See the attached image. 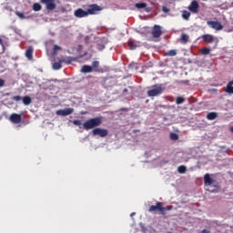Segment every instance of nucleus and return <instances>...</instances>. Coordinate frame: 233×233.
<instances>
[{"label":"nucleus","instance_id":"f257e3e1","mask_svg":"<svg viewBox=\"0 0 233 233\" xmlns=\"http://www.w3.org/2000/svg\"><path fill=\"white\" fill-rule=\"evenodd\" d=\"M99 11H101V7L96 4H91L88 5V9L86 11H84V9H76L74 11V15L76 18H84L87 17L88 15H96Z\"/></svg>","mask_w":233,"mask_h":233},{"label":"nucleus","instance_id":"f03ea898","mask_svg":"<svg viewBox=\"0 0 233 233\" xmlns=\"http://www.w3.org/2000/svg\"><path fill=\"white\" fill-rule=\"evenodd\" d=\"M102 122H103V117L97 116V117L91 118V119L86 121L83 124V127L85 130H90V129H93L95 127L101 126Z\"/></svg>","mask_w":233,"mask_h":233},{"label":"nucleus","instance_id":"7ed1b4c3","mask_svg":"<svg viewBox=\"0 0 233 233\" xmlns=\"http://www.w3.org/2000/svg\"><path fill=\"white\" fill-rule=\"evenodd\" d=\"M165 91V86L162 84H157L152 86V89L147 91V96L155 97L161 95Z\"/></svg>","mask_w":233,"mask_h":233},{"label":"nucleus","instance_id":"20e7f679","mask_svg":"<svg viewBox=\"0 0 233 233\" xmlns=\"http://www.w3.org/2000/svg\"><path fill=\"white\" fill-rule=\"evenodd\" d=\"M75 61V58H62L59 62H54L53 68L55 70H59L62 67V63H66L67 65Z\"/></svg>","mask_w":233,"mask_h":233},{"label":"nucleus","instance_id":"39448f33","mask_svg":"<svg viewBox=\"0 0 233 233\" xmlns=\"http://www.w3.org/2000/svg\"><path fill=\"white\" fill-rule=\"evenodd\" d=\"M40 3L46 5V9L47 11L56 10V0H40Z\"/></svg>","mask_w":233,"mask_h":233},{"label":"nucleus","instance_id":"423d86ee","mask_svg":"<svg viewBox=\"0 0 233 233\" xmlns=\"http://www.w3.org/2000/svg\"><path fill=\"white\" fill-rule=\"evenodd\" d=\"M187 9L192 14H198L199 12V4L197 0L191 1L190 5H188Z\"/></svg>","mask_w":233,"mask_h":233},{"label":"nucleus","instance_id":"0eeeda50","mask_svg":"<svg viewBox=\"0 0 233 233\" xmlns=\"http://www.w3.org/2000/svg\"><path fill=\"white\" fill-rule=\"evenodd\" d=\"M92 135L99 136L100 137H106L108 135V131L106 129H101V128H95L92 131Z\"/></svg>","mask_w":233,"mask_h":233},{"label":"nucleus","instance_id":"6e6552de","mask_svg":"<svg viewBox=\"0 0 233 233\" xmlns=\"http://www.w3.org/2000/svg\"><path fill=\"white\" fill-rule=\"evenodd\" d=\"M163 34L160 25H154L152 29V36L154 38H159Z\"/></svg>","mask_w":233,"mask_h":233},{"label":"nucleus","instance_id":"1a4fd4ad","mask_svg":"<svg viewBox=\"0 0 233 233\" xmlns=\"http://www.w3.org/2000/svg\"><path fill=\"white\" fill-rule=\"evenodd\" d=\"M208 25L217 31H220L223 29V25L220 24V22H214L210 20L209 22H208Z\"/></svg>","mask_w":233,"mask_h":233},{"label":"nucleus","instance_id":"9d476101","mask_svg":"<svg viewBox=\"0 0 233 233\" xmlns=\"http://www.w3.org/2000/svg\"><path fill=\"white\" fill-rule=\"evenodd\" d=\"M73 112H74L73 108H66V109H64V110H62V109L57 110L56 112V114L57 116H67L71 115Z\"/></svg>","mask_w":233,"mask_h":233},{"label":"nucleus","instance_id":"9b49d317","mask_svg":"<svg viewBox=\"0 0 233 233\" xmlns=\"http://www.w3.org/2000/svg\"><path fill=\"white\" fill-rule=\"evenodd\" d=\"M10 122H12L13 124H19L21 123V115H17V114H12L9 117Z\"/></svg>","mask_w":233,"mask_h":233},{"label":"nucleus","instance_id":"f8f14e48","mask_svg":"<svg viewBox=\"0 0 233 233\" xmlns=\"http://www.w3.org/2000/svg\"><path fill=\"white\" fill-rule=\"evenodd\" d=\"M149 212H157L159 211L162 214V203L157 202L156 206H151L148 209Z\"/></svg>","mask_w":233,"mask_h":233},{"label":"nucleus","instance_id":"ddd939ff","mask_svg":"<svg viewBox=\"0 0 233 233\" xmlns=\"http://www.w3.org/2000/svg\"><path fill=\"white\" fill-rule=\"evenodd\" d=\"M25 56L29 59L32 60L34 59V47L32 46H29V47L25 51Z\"/></svg>","mask_w":233,"mask_h":233},{"label":"nucleus","instance_id":"4468645a","mask_svg":"<svg viewBox=\"0 0 233 233\" xmlns=\"http://www.w3.org/2000/svg\"><path fill=\"white\" fill-rule=\"evenodd\" d=\"M202 39L204 42L211 44L214 42L215 38L212 35H203Z\"/></svg>","mask_w":233,"mask_h":233},{"label":"nucleus","instance_id":"2eb2a0df","mask_svg":"<svg viewBox=\"0 0 233 233\" xmlns=\"http://www.w3.org/2000/svg\"><path fill=\"white\" fill-rule=\"evenodd\" d=\"M81 72L84 74H88L94 72L92 66H82Z\"/></svg>","mask_w":233,"mask_h":233},{"label":"nucleus","instance_id":"dca6fc26","mask_svg":"<svg viewBox=\"0 0 233 233\" xmlns=\"http://www.w3.org/2000/svg\"><path fill=\"white\" fill-rule=\"evenodd\" d=\"M204 182L206 186H211L214 183V180L210 177L209 174H206L204 177Z\"/></svg>","mask_w":233,"mask_h":233},{"label":"nucleus","instance_id":"f3484780","mask_svg":"<svg viewBox=\"0 0 233 233\" xmlns=\"http://www.w3.org/2000/svg\"><path fill=\"white\" fill-rule=\"evenodd\" d=\"M225 92L228 95H233V80L228 84Z\"/></svg>","mask_w":233,"mask_h":233},{"label":"nucleus","instance_id":"a211bd4d","mask_svg":"<svg viewBox=\"0 0 233 233\" xmlns=\"http://www.w3.org/2000/svg\"><path fill=\"white\" fill-rule=\"evenodd\" d=\"M91 67L93 68V71H94V72H96V73L100 72V71L98 70V67H99V62H98V60H94V62H92Z\"/></svg>","mask_w":233,"mask_h":233},{"label":"nucleus","instance_id":"6ab92c4d","mask_svg":"<svg viewBox=\"0 0 233 233\" xmlns=\"http://www.w3.org/2000/svg\"><path fill=\"white\" fill-rule=\"evenodd\" d=\"M43 9V5H41L39 3H34L33 4V10L35 12H39Z\"/></svg>","mask_w":233,"mask_h":233},{"label":"nucleus","instance_id":"aec40b11","mask_svg":"<svg viewBox=\"0 0 233 233\" xmlns=\"http://www.w3.org/2000/svg\"><path fill=\"white\" fill-rule=\"evenodd\" d=\"M188 40H189V36H188V35H185V33L181 35V38H180V42L182 43V44H187V42H188Z\"/></svg>","mask_w":233,"mask_h":233},{"label":"nucleus","instance_id":"412c9836","mask_svg":"<svg viewBox=\"0 0 233 233\" xmlns=\"http://www.w3.org/2000/svg\"><path fill=\"white\" fill-rule=\"evenodd\" d=\"M22 100L25 106H29L30 104H32V98H30V96H25Z\"/></svg>","mask_w":233,"mask_h":233},{"label":"nucleus","instance_id":"4be33fe9","mask_svg":"<svg viewBox=\"0 0 233 233\" xmlns=\"http://www.w3.org/2000/svg\"><path fill=\"white\" fill-rule=\"evenodd\" d=\"M218 117V114L215 112H211L207 116L208 120H215Z\"/></svg>","mask_w":233,"mask_h":233},{"label":"nucleus","instance_id":"5701e85b","mask_svg":"<svg viewBox=\"0 0 233 233\" xmlns=\"http://www.w3.org/2000/svg\"><path fill=\"white\" fill-rule=\"evenodd\" d=\"M135 5H136V8L137 9H143L147 7V3L145 2L136 3Z\"/></svg>","mask_w":233,"mask_h":233},{"label":"nucleus","instance_id":"b1692460","mask_svg":"<svg viewBox=\"0 0 233 233\" xmlns=\"http://www.w3.org/2000/svg\"><path fill=\"white\" fill-rule=\"evenodd\" d=\"M165 56H176L177 51L176 49H170V51H167V53H165Z\"/></svg>","mask_w":233,"mask_h":233},{"label":"nucleus","instance_id":"393cba45","mask_svg":"<svg viewBox=\"0 0 233 233\" xmlns=\"http://www.w3.org/2000/svg\"><path fill=\"white\" fill-rule=\"evenodd\" d=\"M211 49L209 47H203L201 50V54L203 56H208L210 54Z\"/></svg>","mask_w":233,"mask_h":233},{"label":"nucleus","instance_id":"a878e982","mask_svg":"<svg viewBox=\"0 0 233 233\" xmlns=\"http://www.w3.org/2000/svg\"><path fill=\"white\" fill-rule=\"evenodd\" d=\"M190 13H188V11H183L182 12V17L185 19V20H188L189 19V17H190Z\"/></svg>","mask_w":233,"mask_h":233},{"label":"nucleus","instance_id":"bb28decb","mask_svg":"<svg viewBox=\"0 0 233 233\" xmlns=\"http://www.w3.org/2000/svg\"><path fill=\"white\" fill-rule=\"evenodd\" d=\"M172 208H173V207H171V206H167V207H166V208H163V207L161 206V214L164 215V214H165V211H169V210H171Z\"/></svg>","mask_w":233,"mask_h":233},{"label":"nucleus","instance_id":"cd10ccee","mask_svg":"<svg viewBox=\"0 0 233 233\" xmlns=\"http://www.w3.org/2000/svg\"><path fill=\"white\" fill-rule=\"evenodd\" d=\"M185 101H186V99H185L184 97L178 96V97L177 98V100H176V104H177V105H181V104H183Z\"/></svg>","mask_w":233,"mask_h":233},{"label":"nucleus","instance_id":"c85d7f7f","mask_svg":"<svg viewBox=\"0 0 233 233\" xmlns=\"http://www.w3.org/2000/svg\"><path fill=\"white\" fill-rule=\"evenodd\" d=\"M177 171H178L180 174H184V173H186V171H187V167H186L185 166H180V167H178Z\"/></svg>","mask_w":233,"mask_h":233},{"label":"nucleus","instance_id":"c756f323","mask_svg":"<svg viewBox=\"0 0 233 233\" xmlns=\"http://www.w3.org/2000/svg\"><path fill=\"white\" fill-rule=\"evenodd\" d=\"M170 138H171V140L177 141V140H178L179 137H178V135H177L175 133H171Z\"/></svg>","mask_w":233,"mask_h":233},{"label":"nucleus","instance_id":"7c9ffc66","mask_svg":"<svg viewBox=\"0 0 233 233\" xmlns=\"http://www.w3.org/2000/svg\"><path fill=\"white\" fill-rule=\"evenodd\" d=\"M128 46L130 50H135L137 48V44H134V42H128Z\"/></svg>","mask_w":233,"mask_h":233},{"label":"nucleus","instance_id":"2f4dec72","mask_svg":"<svg viewBox=\"0 0 233 233\" xmlns=\"http://www.w3.org/2000/svg\"><path fill=\"white\" fill-rule=\"evenodd\" d=\"M15 15L18 16L20 19H25V13H19V11H16Z\"/></svg>","mask_w":233,"mask_h":233},{"label":"nucleus","instance_id":"473e14b6","mask_svg":"<svg viewBox=\"0 0 233 233\" xmlns=\"http://www.w3.org/2000/svg\"><path fill=\"white\" fill-rule=\"evenodd\" d=\"M162 11H163L164 13L167 14V13L170 12V9H168V7L166 6V5H163V6H162Z\"/></svg>","mask_w":233,"mask_h":233},{"label":"nucleus","instance_id":"72a5a7b5","mask_svg":"<svg viewBox=\"0 0 233 233\" xmlns=\"http://www.w3.org/2000/svg\"><path fill=\"white\" fill-rule=\"evenodd\" d=\"M73 124H74L75 126H77V127H79V126L82 125V123H81L80 120H74V121H73Z\"/></svg>","mask_w":233,"mask_h":233},{"label":"nucleus","instance_id":"f704fd0d","mask_svg":"<svg viewBox=\"0 0 233 233\" xmlns=\"http://www.w3.org/2000/svg\"><path fill=\"white\" fill-rule=\"evenodd\" d=\"M22 99L23 98L21 96H15L13 97V100H15L16 102L21 101Z\"/></svg>","mask_w":233,"mask_h":233},{"label":"nucleus","instance_id":"c9c22d12","mask_svg":"<svg viewBox=\"0 0 233 233\" xmlns=\"http://www.w3.org/2000/svg\"><path fill=\"white\" fill-rule=\"evenodd\" d=\"M60 49L61 47H59V46H54V54H56V52Z\"/></svg>","mask_w":233,"mask_h":233},{"label":"nucleus","instance_id":"e433bc0d","mask_svg":"<svg viewBox=\"0 0 233 233\" xmlns=\"http://www.w3.org/2000/svg\"><path fill=\"white\" fill-rule=\"evenodd\" d=\"M5 86V80L0 78V87H3Z\"/></svg>","mask_w":233,"mask_h":233},{"label":"nucleus","instance_id":"4c0bfd02","mask_svg":"<svg viewBox=\"0 0 233 233\" xmlns=\"http://www.w3.org/2000/svg\"><path fill=\"white\" fill-rule=\"evenodd\" d=\"M202 233H210V231H209V230H207V229H204V230L202 231Z\"/></svg>","mask_w":233,"mask_h":233},{"label":"nucleus","instance_id":"58836bf2","mask_svg":"<svg viewBox=\"0 0 233 233\" xmlns=\"http://www.w3.org/2000/svg\"><path fill=\"white\" fill-rule=\"evenodd\" d=\"M0 45H1L2 46H4L3 39H1V38H0Z\"/></svg>","mask_w":233,"mask_h":233},{"label":"nucleus","instance_id":"ea45409f","mask_svg":"<svg viewBox=\"0 0 233 233\" xmlns=\"http://www.w3.org/2000/svg\"><path fill=\"white\" fill-rule=\"evenodd\" d=\"M127 92H128L127 89H124V90H123V93H127Z\"/></svg>","mask_w":233,"mask_h":233},{"label":"nucleus","instance_id":"a19ab883","mask_svg":"<svg viewBox=\"0 0 233 233\" xmlns=\"http://www.w3.org/2000/svg\"><path fill=\"white\" fill-rule=\"evenodd\" d=\"M230 131L233 133V127L230 128Z\"/></svg>","mask_w":233,"mask_h":233},{"label":"nucleus","instance_id":"79ce46f5","mask_svg":"<svg viewBox=\"0 0 233 233\" xmlns=\"http://www.w3.org/2000/svg\"><path fill=\"white\" fill-rule=\"evenodd\" d=\"M136 213H132L130 216L133 217Z\"/></svg>","mask_w":233,"mask_h":233},{"label":"nucleus","instance_id":"37998d69","mask_svg":"<svg viewBox=\"0 0 233 233\" xmlns=\"http://www.w3.org/2000/svg\"><path fill=\"white\" fill-rule=\"evenodd\" d=\"M231 7H233V2L231 3Z\"/></svg>","mask_w":233,"mask_h":233},{"label":"nucleus","instance_id":"c03bdc74","mask_svg":"<svg viewBox=\"0 0 233 233\" xmlns=\"http://www.w3.org/2000/svg\"><path fill=\"white\" fill-rule=\"evenodd\" d=\"M168 233H171V232H168Z\"/></svg>","mask_w":233,"mask_h":233}]
</instances>
